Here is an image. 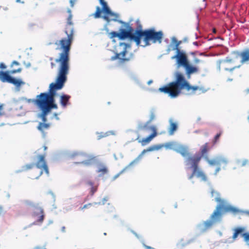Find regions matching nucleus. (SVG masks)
<instances>
[{"instance_id":"f3484780","label":"nucleus","mask_w":249,"mask_h":249,"mask_svg":"<svg viewBox=\"0 0 249 249\" xmlns=\"http://www.w3.org/2000/svg\"><path fill=\"white\" fill-rule=\"evenodd\" d=\"M163 147L162 144H156L151 145V146L147 148L146 149L143 150L141 152V155H144L147 152H151L154 151H158Z\"/></svg>"},{"instance_id":"9b49d317","label":"nucleus","mask_w":249,"mask_h":249,"mask_svg":"<svg viewBox=\"0 0 249 249\" xmlns=\"http://www.w3.org/2000/svg\"><path fill=\"white\" fill-rule=\"evenodd\" d=\"M119 35L120 39L129 38L131 41L135 42L137 45L140 43V29H137L134 31L131 27L127 26V30L120 29Z\"/></svg>"},{"instance_id":"c85d7f7f","label":"nucleus","mask_w":249,"mask_h":249,"mask_svg":"<svg viewBox=\"0 0 249 249\" xmlns=\"http://www.w3.org/2000/svg\"><path fill=\"white\" fill-rule=\"evenodd\" d=\"M249 163V161L248 160H244L241 161L240 162V165L241 166H244L247 164Z\"/></svg>"},{"instance_id":"58836bf2","label":"nucleus","mask_w":249,"mask_h":249,"mask_svg":"<svg viewBox=\"0 0 249 249\" xmlns=\"http://www.w3.org/2000/svg\"><path fill=\"white\" fill-rule=\"evenodd\" d=\"M220 170V167H218L216 168V169L215 170V175H216L218 172Z\"/></svg>"},{"instance_id":"5701e85b","label":"nucleus","mask_w":249,"mask_h":249,"mask_svg":"<svg viewBox=\"0 0 249 249\" xmlns=\"http://www.w3.org/2000/svg\"><path fill=\"white\" fill-rule=\"evenodd\" d=\"M50 124H49L40 123L37 126V129L42 132H44L45 129L49 128Z\"/></svg>"},{"instance_id":"0eeeda50","label":"nucleus","mask_w":249,"mask_h":249,"mask_svg":"<svg viewBox=\"0 0 249 249\" xmlns=\"http://www.w3.org/2000/svg\"><path fill=\"white\" fill-rule=\"evenodd\" d=\"M181 43V41L176 42L175 48L173 49L174 50L176 51V54L172 56L171 59H176L178 66L184 67L186 70V74L190 76L192 73L197 72L198 70L196 67L192 66L189 64L187 54L184 52L180 51L179 46Z\"/></svg>"},{"instance_id":"aec40b11","label":"nucleus","mask_w":249,"mask_h":249,"mask_svg":"<svg viewBox=\"0 0 249 249\" xmlns=\"http://www.w3.org/2000/svg\"><path fill=\"white\" fill-rule=\"evenodd\" d=\"M209 150L210 147L209 146L208 143H205L200 148V152L201 156L205 157V158L206 159V157H208L207 153Z\"/></svg>"},{"instance_id":"bb28decb","label":"nucleus","mask_w":249,"mask_h":249,"mask_svg":"<svg viewBox=\"0 0 249 249\" xmlns=\"http://www.w3.org/2000/svg\"><path fill=\"white\" fill-rule=\"evenodd\" d=\"M222 134V131H220L218 134H217L215 137H214L213 140V143L214 144H215L219 139L220 137Z\"/></svg>"},{"instance_id":"a211bd4d","label":"nucleus","mask_w":249,"mask_h":249,"mask_svg":"<svg viewBox=\"0 0 249 249\" xmlns=\"http://www.w3.org/2000/svg\"><path fill=\"white\" fill-rule=\"evenodd\" d=\"M38 213L35 212L34 213L35 216L36 217V221L39 223H42L44 218V211L41 208H37Z\"/></svg>"},{"instance_id":"6e6552de","label":"nucleus","mask_w":249,"mask_h":249,"mask_svg":"<svg viewBox=\"0 0 249 249\" xmlns=\"http://www.w3.org/2000/svg\"><path fill=\"white\" fill-rule=\"evenodd\" d=\"M163 38L162 31H156L154 29L151 28L145 30H141V39L144 42L143 47L150 45V41L152 43H161Z\"/></svg>"},{"instance_id":"72a5a7b5","label":"nucleus","mask_w":249,"mask_h":249,"mask_svg":"<svg viewBox=\"0 0 249 249\" xmlns=\"http://www.w3.org/2000/svg\"><path fill=\"white\" fill-rule=\"evenodd\" d=\"M91 205H92L91 203H89V204H86L83 207H81V210H83L84 209L88 208H89V206H90Z\"/></svg>"},{"instance_id":"f257e3e1","label":"nucleus","mask_w":249,"mask_h":249,"mask_svg":"<svg viewBox=\"0 0 249 249\" xmlns=\"http://www.w3.org/2000/svg\"><path fill=\"white\" fill-rule=\"evenodd\" d=\"M72 21H67L65 33L67 38H62L55 41L56 50L61 51L54 61L58 64L57 75L55 83L49 86V92L41 93L34 100V104L41 110L40 114L43 123L47 121L46 116L53 108H57L54 103V96L57 90L62 89L67 80V75L70 69V52L73 40V28Z\"/></svg>"},{"instance_id":"ea45409f","label":"nucleus","mask_w":249,"mask_h":249,"mask_svg":"<svg viewBox=\"0 0 249 249\" xmlns=\"http://www.w3.org/2000/svg\"><path fill=\"white\" fill-rule=\"evenodd\" d=\"M245 92L246 94H248L249 93V89H246L245 90Z\"/></svg>"},{"instance_id":"c9c22d12","label":"nucleus","mask_w":249,"mask_h":249,"mask_svg":"<svg viewBox=\"0 0 249 249\" xmlns=\"http://www.w3.org/2000/svg\"><path fill=\"white\" fill-rule=\"evenodd\" d=\"M194 62L195 64H197L200 62V60L197 58H195L194 60Z\"/></svg>"},{"instance_id":"a18cd8bd","label":"nucleus","mask_w":249,"mask_h":249,"mask_svg":"<svg viewBox=\"0 0 249 249\" xmlns=\"http://www.w3.org/2000/svg\"><path fill=\"white\" fill-rule=\"evenodd\" d=\"M43 148H44V150L46 151L47 150V147L46 146L44 145L43 146Z\"/></svg>"},{"instance_id":"79ce46f5","label":"nucleus","mask_w":249,"mask_h":249,"mask_svg":"<svg viewBox=\"0 0 249 249\" xmlns=\"http://www.w3.org/2000/svg\"><path fill=\"white\" fill-rule=\"evenodd\" d=\"M194 241V239L190 240H189V241L187 242V243L189 244V243H191V242H193Z\"/></svg>"},{"instance_id":"7ed1b4c3","label":"nucleus","mask_w":249,"mask_h":249,"mask_svg":"<svg viewBox=\"0 0 249 249\" xmlns=\"http://www.w3.org/2000/svg\"><path fill=\"white\" fill-rule=\"evenodd\" d=\"M215 201L219 203V205L216 206L215 210L211 215L210 219L204 222L199 226V230L201 232L206 231L210 229L213 224L220 221L222 211L225 212H232L233 213L238 212L236 208L229 205H226L225 201L219 197L216 198Z\"/></svg>"},{"instance_id":"dca6fc26","label":"nucleus","mask_w":249,"mask_h":249,"mask_svg":"<svg viewBox=\"0 0 249 249\" xmlns=\"http://www.w3.org/2000/svg\"><path fill=\"white\" fill-rule=\"evenodd\" d=\"M152 129L153 130L152 133L147 137L142 139L141 141V143L142 145H145L149 143L152 140L157 136V133L155 127L152 126Z\"/></svg>"},{"instance_id":"39448f33","label":"nucleus","mask_w":249,"mask_h":249,"mask_svg":"<svg viewBox=\"0 0 249 249\" xmlns=\"http://www.w3.org/2000/svg\"><path fill=\"white\" fill-rule=\"evenodd\" d=\"M233 56L232 57H227L226 59L220 61L219 64V69H222L226 71H232L234 69L240 67V65L233 66L235 64L239 59L241 57V62L242 64L249 61V49L246 50L241 53L234 52Z\"/></svg>"},{"instance_id":"2f4dec72","label":"nucleus","mask_w":249,"mask_h":249,"mask_svg":"<svg viewBox=\"0 0 249 249\" xmlns=\"http://www.w3.org/2000/svg\"><path fill=\"white\" fill-rule=\"evenodd\" d=\"M14 65L18 66L19 65V63L17 61H14L11 64V67L13 68Z\"/></svg>"},{"instance_id":"412c9836","label":"nucleus","mask_w":249,"mask_h":249,"mask_svg":"<svg viewBox=\"0 0 249 249\" xmlns=\"http://www.w3.org/2000/svg\"><path fill=\"white\" fill-rule=\"evenodd\" d=\"M97 172L99 174L100 176H104L107 173L108 169L106 165L101 164L98 166Z\"/></svg>"},{"instance_id":"a878e982","label":"nucleus","mask_w":249,"mask_h":249,"mask_svg":"<svg viewBox=\"0 0 249 249\" xmlns=\"http://www.w3.org/2000/svg\"><path fill=\"white\" fill-rule=\"evenodd\" d=\"M108 36L110 39H113L115 37H118L119 38V33L115 31H112L110 33H109Z\"/></svg>"},{"instance_id":"393cba45","label":"nucleus","mask_w":249,"mask_h":249,"mask_svg":"<svg viewBox=\"0 0 249 249\" xmlns=\"http://www.w3.org/2000/svg\"><path fill=\"white\" fill-rule=\"evenodd\" d=\"M229 161L227 159L224 157H219L218 158V164L220 165L222 164L226 165L228 163Z\"/></svg>"},{"instance_id":"f8f14e48","label":"nucleus","mask_w":249,"mask_h":249,"mask_svg":"<svg viewBox=\"0 0 249 249\" xmlns=\"http://www.w3.org/2000/svg\"><path fill=\"white\" fill-rule=\"evenodd\" d=\"M130 46L125 43H120L116 49V58L122 60H128L129 58L125 57L127 49Z\"/></svg>"},{"instance_id":"a19ab883","label":"nucleus","mask_w":249,"mask_h":249,"mask_svg":"<svg viewBox=\"0 0 249 249\" xmlns=\"http://www.w3.org/2000/svg\"><path fill=\"white\" fill-rule=\"evenodd\" d=\"M16 1L17 2H21L22 3H24V1H21V0H16Z\"/></svg>"},{"instance_id":"de8ad7c7","label":"nucleus","mask_w":249,"mask_h":249,"mask_svg":"<svg viewBox=\"0 0 249 249\" xmlns=\"http://www.w3.org/2000/svg\"><path fill=\"white\" fill-rule=\"evenodd\" d=\"M53 59V58H52V57H51V58H50V60H52Z\"/></svg>"},{"instance_id":"7c9ffc66","label":"nucleus","mask_w":249,"mask_h":249,"mask_svg":"<svg viewBox=\"0 0 249 249\" xmlns=\"http://www.w3.org/2000/svg\"><path fill=\"white\" fill-rule=\"evenodd\" d=\"M123 172V171H122L121 172H120L119 173H118V174L116 175L115 176H114L111 179V180L112 181H114L117 178L119 177V176Z\"/></svg>"},{"instance_id":"c03bdc74","label":"nucleus","mask_w":249,"mask_h":249,"mask_svg":"<svg viewBox=\"0 0 249 249\" xmlns=\"http://www.w3.org/2000/svg\"><path fill=\"white\" fill-rule=\"evenodd\" d=\"M54 116L57 119H58V118L57 117V114L55 113H54Z\"/></svg>"},{"instance_id":"4be33fe9","label":"nucleus","mask_w":249,"mask_h":249,"mask_svg":"<svg viewBox=\"0 0 249 249\" xmlns=\"http://www.w3.org/2000/svg\"><path fill=\"white\" fill-rule=\"evenodd\" d=\"M70 97V96L68 95H62L61 96L60 103L63 107H65L67 106Z\"/></svg>"},{"instance_id":"09e8293b","label":"nucleus","mask_w":249,"mask_h":249,"mask_svg":"<svg viewBox=\"0 0 249 249\" xmlns=\"http://www.w3.org/2000/svg\"><path fill=\"white\" fill-rule=\"evenodd\" d=\"M95 188V190H94V191H96V188Z\"/></svg>"},{"instance_id":"2eb2a0df","label":"nucleus","mask_w":249,"mask_h":249,"mask_svg":"<svg viewBox=\"0 0 249 249\" xmlns=\"http://www.w3.org/2000/svg\"><path fill=\"white\" fill-rule=\"evenodd\" d=\"M176 151L177 153H179L184 157H192L193 156H189L190 153L187 147L184 145H179L176 149Z\"/></svg>"},{"instance_id":"49530a36","label":"nucleus","mask_w":249,"mask_h":249,"mask_svg":"<svg viewBox=\"0 0 249 249\" xmlns=\"http://www.w3.org/2000/svg\"><path fill=\"white\" fill-rule=\"evenodd\" d=\"M193 44L195 45H198V42H194L193 43Z\"/></svg>"},{"instance_id":"f03ea898","label":"nucleus","mask_w":249,"mask_h":249,"mask_svg":"<svg viewBox=\"0 0 249 249\" xmlns=\"http://www.w3.org/2000/svg\"><path fill=\"white\" fill-rule=\"evenodd\" d=\"M182 89H186L189 94H194L196 91H200L201 88L198 86H191L182 74L177 72L175 81L160 88L159 91L168 94L172 98H176L180 94Z\"/></svg>"},{"instance_id":"6ab92c4d","label":"nucleus","mask_w":249,"mask_h":249,"mask_svg":"<svg viewBox=\"0 0 249 249\" xmlns=\"http://www.w3.org/2000/svg\"><path fill=\"white\" fill-rule=\"evenodd\" d=\"M169 126L168 129L169 135H173L175 132L178 129V124L174 122L172 119L169 120Z\"/></svg>"},{"instance_id":"cd10ccee","label":"nucleus","mask_w":249,"mask_h":249,"mask_svg":"<svg viewBox=\"0 0 249 249\" xmlns=\"http://www.w3.org/2000/svg\"><path fill=\"white\" fill-rule=\"evenodd\" d=\"M4 105L3 104H0V116H3L5 114L4 111Z\"/></svg>"},{"instance_id":"b1692460","label":"nucleus","mask_w":249,"mask_h":249,"mask_svg":"<svg viewBox=\"0 0 249 249\" xmlns=\"http://www.w3.org/2000/svg\"><path fill=\"white\" fill-rule=\"evenodd\" d=\"M206 160L208 163L211 165H218V158L214 160H209L208 157H206Z\"/></svg>"},{"instance_id":"c756f323","label":"nucleus","mask_w":249,"mask_h":249,"mask_svg":"<svg viewBox=\"0 0 249 249\" xmlns=\"http://www.w3.org/2000/svg\"><path fill=\"white\" fill-rule=\"evenodd\" d=\"M138 159H136V160H134L133 161H132L129 165V166H132L134 164H138Z\"/></svg>"},{"instance_id":"4c0bfd02","label":"nucleus","mask_w":249,"mask_h":249,"mask_svg":"<svg viewBox=\"0 0 249 249\" xmlns=\"http://www.w3.org/2000/svg\"><path fill=\"white\" fill-rule=\"evenodd\" d=\"M87 184L90 186H92L93 185V183L90 181H88L87 182Z\"/></svg>"},{"instance_id":"20e7f679","label":"nucleus","mask_w":249,"mask_h":249,"mask_svg":"<svg viewBox=\"0 0 249 249\" xmlns=\"http://www.w3.org/2000/svg\"><path fill=\"white\" fill-rule=\"evenodd\" d=\"M99 0L100 4L102 5V8L97 6L96 11L94 13L93 16L95 18H102L107 22L104 28L106 31L108 32L109 30L107 28V25L111 21H118L119 16L118 14L114 13L111 10L107 3L104 0Z\"/></svg>"},{"instance_id":"37998d69","label":"nucleus","mask_w":249,"mask_h":249,"mask_svg":"<svg viewBox=\"0 0 249 249\" xmlns=\"http://www.w3.org/2000/svg\"><path fill=\"white\" fill-rule=\"evenodd\" d=\"M34 249H43L42 248L39 247H35Z\"/></svg>"},{"instance_id":"e433bc0d","label":"nucleus","mask_w":249,"mask_h":249,"mask_svg":"<svg viewBox=\"0 0 249 249\" xmlns=\"http://www.w3.org/2000/svg\"><path fill=\"white\" fill-rule=\"evenodd\" d=\"M51 66L52 69H53L56 67V65L54 62L51 63Z\"/></svg>"},{"instance_id":"423d86ee","label":"nucleus","mask_w":249,"mask_h":249,"mask_svg":"<svg viewBox=\"0 0 249 249\" xmlns=\"http://www.w3.org/2000/svg\"><path fill=\"white\" fill-rule=\"evenodd\" d=\"M46 153L38 155L36 156V161L35 163H29L24 165L21 170L22 171H27L29 170L33 169L35 166L36 167L39 171H35L30 177L33 179H37L39 178L43 174V172L49 176V169L45 160Z\"/></svg>"},{"instance_id":"1a4fd4ad","label":"nucleus","mask_w":249,"mask_h":249,"mask_svg":"<svg viewBox=\"0 0 249 249\" xmlns=\"http://www.w3.org/2000/svg\"><path fill=\"white\" fill-rule=\"evenodd\" d=\"M200 160L201 156H199L189 157L187 159V164L190 165L193 170V173L189 177V178L191 179L196 176L197 178H200L201 180L206 181L207 180L206 175L198 168V163Z\"/></svg>"},{"instance_id":"4468645a","label":"nucleus","mask_w":249,"mask_h":249,"mask_svg":"<svg viewBox=\"0 0 249 249\" xmlns=\"http://www.w3.org/2000/svg\"><path fill=\"white\" fill-rule=\"evenodd\" d=\"M88 157V156L86 154L79 152L74 153L71 156V158L80 160V161L77 163H82L86 165H89L91 164L90 160H84V159L87 158Z\"/></svg>"},{"instance_id":"473e14b6","label":"nucleus","mask_w":249,"mask_h":249,"mask_svg":"<svg viewBox=\"0 0 249 249\" xmlns=\"http://www.w3.org/2000/svg\"><path fill=\"white\" fill-rule=\"evenodd\" d=\"M7 68L6 66L3 63H0V69L5 70Z\"/></svg>"},{"instance_id":"9d476101","label":"nucleus","mask_w":249,"mask_h":249,"mask_svg":"<svg viewBox=\"0 0 249 249\" xmlns=\"http://www.w3.org/2000/svg\"><path fill=\"white\" fill-rule=\"evenodd\" d=\"M22 71L21 68L17 69H12L10 71H0V81L3 83H8L12 84L17 87H20L21 85L24 84V82L22 81L21 79H16L10 76V73L15 74L16 73H20Z\"/></svg>"},{"instance_id":"ddd939ff","label":"nucleus","mask_w":249,"mask_h":249,"mask_svg":"<svg viewBox=\"0 0 249 249\" xmlns=\"http://www.w3.org/2000/svg\"><path fill=\"white\" fill-rule=\"evenodd\" d=\"M233 231L234 233L232 237L233 240H235L238 235L241 234L244 238V241L249 246V232L243 233L245 231V229L243 227H237L235 228Z\"/></svg>"},{"instance_id":"f704fd0d","label":"nucleus","mask_w":249,"mask_h":249,"mask_svg":"<svg viewBox=\"0 0 249 249\" xmlns=\"http://www.w3.org/2000/svg\"><path fill=\"white\" fill-rule=\"evenodd\" d=\"M155 118V115L154 113L150 114V121H151Z\"/></svg>"}]
</instances>
